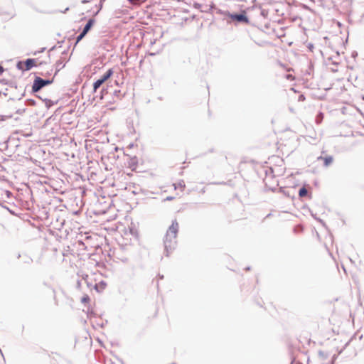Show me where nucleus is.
Listing matches in <instances>:
<instances>
[{"label":"nucleus","instance_id":"obj_1","mask_svg":"<svg viewBox=\"0 0 364 364\" xmlns=\"http://www.w3.org/2000/svg\"><path fill=\"white\" fill-rule=\"evenodd\" d=\"M179 229V225L177 221H173L168 228L166 234L164 245L168 253L173 250L176 245V237Z\"/></svg>","mask_w":364,"mask_h":364},{"label":"nucleus","instance_id":"obj_2","mask_svg":"<svg viewBox=\"0 0 364 364\" xmlns=\"http://www.w3.org/2000/svg\"><path fill=\"white\" fill-rule=\"evenodd\" d=\"M46 63V61H41L38 58H29L25 61H19L17 63V68L23 71H28L33 67L40 66Z\"/></svg>","mask_w":364,"mask_h":364},{"label":"nucleus","instance_id":"obj_3","mask_svg":"<svg viewBox=\"0 0 364 364\" xmlns=\"http://www.w3.org/2000/svg\"><path fill=\"white\" fill-rule=\"evenodd\" d=\"M52 82L50 80H45L42 78L37 77L33 82L32 90L33 92H38L43 87L49 85Z\"/></svg>","mask_w":364,"mask_h":364},{"label":"nucleus","instance_id":"obj_4","mask_svg":"<svg viewBox=\"0 0 364 364\" xmlns=\"http://www.w3.org/2000/svg\"><path fill=\"white\" fill-rule=\"evenodd\" d=\"M112 73L113 72L111 69L108 70L100 79L97 80L94 83V89L97 90L104 82H105L107 79H109L111 77Z\"/></svg>","mask_w":364,"mask_h":364},{"label":"nucleus","instance_id":"obj_5","mask_svg":"<svg viewBox=\"0 0 364 364\" xmlns=\"http://www.w3.org/2000/svg\"><path fill=\"white\" fill-rule=\"evenodd\" d=\"M90 27H91V19L88 20V21L87 22V23L83 29V31L77 37V42L80 41L83 38V36L88 32Z\"/></svg>","mask_w":364,"mask_h":364},{"label":"nucleus","instance_id":"obj_6","mask_svg":"<svg viewBox=\"0 0 364 364\" xmlns=\"http://www.w3.org/2000/svg\"><path fill=\"white\" fill-rule=\"evenodd\" d=\"M173 186L175 190H179L181 193L183 192L186 188L185 182L183 180L173 183Z\"/></svg>","mask_w":364,"mask_h":364},{"label":"nucleus","instance_id":"obj_7","mask_svg":"<svg viewBox=\"0 0 364 364\" xmlns=\"http://www.w3.org/2000/svg\"><path fill=\"white\" fill-rule=\"evenodd\" d=\"M299 341L303 343V347L309 346L311 343V339L307 336L300 335Z\"/></svg>","mask_w":364,"mask_h":364},{"label":"nucleus","instance_id":"obj_8","mask_svg":"<svg viewBox=\"0 0 364 364\" xmlns=\"http://www.w3.org/2000/svg\"><path fill=\"white\" fill-rule=\"evenodd\" d=\"M321 159L323 160V164L326 166H329L333 161V158L331 156H327L325 157H321Z\"/></svg>","mask_w":364,"mask_h":364},{"label":"nucleus","instance_id":"obj_9","mask_svg":"<svg viewBox=\"0 0 364 364\" xmlns=\"http://www.w3.org/2000/svg\"><path fill=\"white\" fill-rule=\"evenodd\" d=\"M107 284L105 282H100L99 284H96L95 286V289L97 291H101L105 289Z\"/></svg>","mask_w":364,"mask_h":364},{"label":"nucleus","instance_id":"obj_10","mask_svg":"<svg viewBox=\"0 0 364 364\" xmlns=\"http://www.w3.org/2000/svg\"><path fill=\"white\" fill-rule=\"evenodd\" d=\"M308 195V191L305 186L300 188L299 191V196L300 198H304Z\"/></svg>","mask_w":364,"mask_h":364},{"label":"nucleus","instance_id":"obj_11","mask_svg":"<svg viewBox=\"0 0 364 364\" xmlns=\"http://www.w3.org/2000/svg\"><path fill=\"white\" fill-rule=\"evenodd\" d=\"M323 119V114L322 112H320L317 114L316 117V124H321V122Z\"/></svg>","mask_w":364,"mask_h":364},{"label":"nucleus","instance_id":"obj_12","mask_svg":"<svg viewBox=\"0 0 364 364\" xmlns=\"http://www.w3.org/2000/svg\"><path fill=\"white\" fill-rule=\"evenodd\" d=\"M129 2L133 5L139 4L141 3L145 2L146 0H128Z\"/></svg>","mask_w":364,"mask_h":364},{"label":"nucleus","instance_id":"obj_13","mask_svg":"<svg viewBox=\"0 0 364 364\" xmlns=\"http://www.w3.org/2000/svg\"><path fill=\"white\" fill-rule=\"evenodd\" d=\"M107 207H108V203H105V205H104V206L102 207V209H97L96 208V210H95V211H97L99 213H105L106 209L107 208Z\"/></svg>","mask_w":364,"mask_h":364},{"label":"nucleus","instance_id":"obj_14","mask_svg":"<svg viewBox=\"0 0 364 364\" xmlns=\"http://www.w3.org/2000/svg\"><path fill=\"white\" fill-rule=\"evenodd\" d=\"M235 18L238 21H243L246 18V17L244 15L240 14V15H236Z\"/></svg>","mask_w":364,"mask_h":364},{"label":"nucleus","instance_id":"obj_15","mask_svg":"<svg viewBox=\"0 0 364 364\" xmlns=\"http://www.w3.org/2000/svg\"><path fill=\"white\" fill-rule=\"evenodd\" d=\"M90 300V298L88 296H86L82 299V302H88Z\"/></svg>","mask_w":364,"mask_h":364},{"label":"nucleus","instance_id":"obj_16","mask_svg":"<svg viewBox=\"0 0 364 364\" xmlns=\"http://www.w3.org/2000/svg\"><path fill=\"white\" fill-rule=\"evenodd\" d=\"M305 97L304 95H300L299 97V101H304L305 100Z\"/></svg>","mask_w":364,"mask_h":364},{"label":"nucleus","instance_id":"obj_17","mask_svg":"<svg viewBox=\"0 0 364 364\" xmlns=\"http://www.w3.org/2000/svg\"><path fill=\"white\" fill-rule=\"evenodd\" d=\"M4 68L1 65H0V75H1L4 73Z\"/></svg>","mask_w":364,"mask_h":364},{"label":"nucleus","instance_id":"obj_18","mask_svg":"<svg viewBox=\"0 0 364 364\" xmlns=\"http://www.w3.org/2000/svg\"><path fill=\"white\" fill-rule=\"evenodd\" d=\"M270 169H271L272 173L274 174L275 170L272 167H270Z\"/></svg>","mask_w":364,"mask_h":364},{"label":"nucleus","instance_id":"obj_19","mask_svg":"<svg viewBox=\"0 0 364 364\" xmlns=\"http://www.w3.org/2000/svg\"><path fill=\"white\" fill-rule=\"evenodd\" d=\"M279 161L282 163V164H283V161H282V160H280V159H279Z\"/></svg>","mask_w":364,"mask_h":364}]
</instances>
